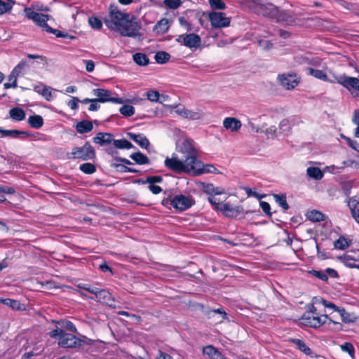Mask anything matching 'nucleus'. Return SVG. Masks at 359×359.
<instances>
[{
	"label": "nucleus",
	"instance_id": "f257e3e1",
	"mask_svg": "<svg viewBox=\"0 0 359 359\" xmlns=\"http://www.w3.org/2000/svg\"><path fill=\"white\" fill-rule=\"evenodd\" d=\"M105 25L123 36H138L140 26L130 13L123 12L116 6L110 5L108 14L103 18Z\"/></svg>",
	"mask_w": 359,
	"mask_h": 359
},
{
	"label": "nucleus",
	"instance_id": "f03ea898",
	"mask_svg": "<svg viewBox=\"0 0 359 359\" xmlns=\"http://www.w3.org/2000/svg\"><path fill=\"white\" fill-rule=\"evenodd\" d=\"M164 166L170 171L177 174L191 175L193 164L187 161L183 156L179 157L175 153L167 156L164 161Z\"/></svg>",
	"mask_w": 359,
	"mask_h": 359
},
{
	"label": "nucleus",
	"instance_id": "7ed1b4c3",
	"mask_svg": "<svg viewBox=\"0 0 359 359\" xmlns=\"http://www.w3.org/2000/svg\"><path fill=\"white\" fill-rule=\"evenodd\" d=\"M95 157V149L88 142H86L82 147L72 148L71 153L69 154V158L81 161L91 160Z\"/></svg>",
	"mask_w": 359,
	"mask_h": 359
},
{
	"label": "nucleus",
	"instance_id": "20e7f679",
	"mask_svg": "<svg viewBox=\"0 0 359 359\" xmlns=\"http://www.w3.org/2000/svg\"><path fill=\"white\" fill-rule=\"evenodd\" d=\"M179 151L184 158L191 164H194L198 159L194 142L190 139H186L182 142Z\"/></svg>",
	"mask_w": 359,
	"mask_h": 359
},
{
	"label": "nucleus",
	"instance_id": "39448f33",
	"mask_svg": "<svg viewBox=\"0 0 359 359\" xmlns=\"http://www.w3.org/2000/svg\"><path fill=\"white\" fill-rule=\"evenodd\" d=\"M195 204V201L191 196L177 194L170 201V205L176 210L184 211Z\"/></svg>",
	"mask_w": 359,
	"mask_h": 359
},
{
	"label": "nucleus",
	"instance_id": "423d86ee",
	"mask_svg": "<svg viewBox=\"0 0 359 359\" xmlns=\"http://www.w3.org/2000/svg\"><path fill=\"white\" fill-rule=\"evenodd\" d=\"M25 16L29 19L35 22L38 26L43 28L46 32L50 26L47 24L50 16L46 14L39 13L33 10L32 8H25Z\"/></svg>",
	"mask_w": 359,
	"mask_h": 359
},
{
	"label": "nucleus",
	"instance_id": "0eeeda50",
	"mask_svg": "<svg viewBox=\"0 0 359 359\" xmlns=\"http://www.w3.org/2000/svg\"><path fill=\"white\" fill-rule=\"evenodd\" d=\"M93 93L97 97L96 100L99 102H112L115 104H123L126 100L121 97L112 96V93L104 88H96L93 90Z\"/></svg>",
	"mask_w": 359,
	"mask_h": 359
},
{
	"label": "nucleus",
	"instance_id": "6e6552de",
	"mask_svg": "<svg viewBox=\"0 0 359 359\" xmlns=\"http://www.w3.org/2000/svg\"><path fill=\"white\" fill-rule=\"evenodd\" d=\"M327 315L314 316L311 312H305L300 318L301 323L305 326L317 328L326 323Z\"/></svg>",
	"mask_w": 359,
	"mask_h": 359
},
{
	"label": "nucleus",
	"instance_id": "1a4fd4ad",
	"mask_svg": "<svg viewBox=\"0 0 359 359\" xmlns=\"http://www.w3.org/2000/svg\"><path fill=\"white\" fill-rule=\"evenodd\" d=\"M176 41L189 48H196L200 46L201 40L198 34L191 33L179 35Z\"/></svg>",
	"mask_w": 359,
	"mask_h": 359
},
{
	"label": "nucleus",
	"instance_id": "9d476101",
	"mask_svg": "<svg viewBox=\"0 0 359 359\" xmlns=\"http://www.w3.org/2000/svg\"><path fill=\"white\" fill-rule=\"evenodd\" d=\"M335 83L341 85L349 91L353 89L359 92V79L356 77L348 76L344 74L337 75Z\"/></svg>",
	"mask_w": 359,
	"mask_h": 359
},
{
	"label": "nucleus",
	"instance_id": "9b49d317",
	"mask_svg": "<svg viewBox=\"0 0 359 359\" xmlns=\"http://www.w3.org/2000/svg\"><path fill=\"white\" fill-rule=\"evenodd\" d=\"M83 343V339L69 333H64L60 336L58 341L59 346L62 348H78L81 346Z\"/></svg>",
	"mask_w": 359,
	"mask_h": 359
},
{
	"label": "nucleus",
	"instance_id": "f8f14e48",
	"mask_svg": "<svg viewBox=\"0 0 359 359\" xmlns=\"http://www.w3.org/2000/svg\"><path fill=\"white\" fill-rule=\"evenodd\" d=\"M210 24L214 28H222L229 27L231 18L226 17L224 13L212 12L209 14Z\"/></svg>",
	"mask_w": 359,
	"mask_h": 359
},
{
	"label": "nucleus",
	"instance_id": "ddd939ff",
	"mask_svg": "<svg viewBox=\"0 0 359 359\" xmlns=\"http://www.w3.org/2000/svg\"><path fill=\"white\" fill-rule=\"evenodd\" d=\"M304 71L307 75L313 76L320 81L331 83H335V78L337 76L335 74L331 73V76H329L324 70L317 69L313 67H304Z\"/></svg>",
	"mask_w": 359,
	"mask_h": 359
},
{
	"label": "nucleus",
	"instance_id": "4468645a",
	"mask_svg": "<svg viewBox=\"0 0 359 359\" xmlns=\"http://www.w3.org/2000/svg\"><path fill=\"white\" fill-rule=\"evenodd\" d=\"M191 175L198 176L204 173H219L218 170L212 164L204 165L199 159L193 164Z\"/></svg>",
	"mask_w": 359,
	"mask_h": 359
},
{
	"label": "nucleus",
	"instance_id": "2eb2a0df",
	"mask_svg": "<svg viewBox=\"0 0 359 359\" xmlns=\"http://www.w3.org/2000/svg\"><path fill=\"white\" fill-rule=\"evenodd\" d=\"M175 113L182 117L193 121L200 120L204 116L203 113L200 109L192 111L187 109L185 107H178L175 110Z\"/></svg>",
	"mask_w": 359,
	"mask_h": 359
},
{
	"label": "nucleus",
	"instance_id": "dca6fc26",
	"mask_svg": "<svg viewBox=\"0 0 359 359\" xmlns=\"http://www.w3.org/2000/svg\"><path fill=\"white\" fill-rule=\"evenodd\" d=\"M93 294L95 296V298L89 297V299L96 300L100 303L106 304L110 306H112L114 299L111 294L107 290L96 287Z\"/></svg>",
	"mask_w": 359,
	"mask_h": 359
},
{
	"label": "nucleus",
	"instance_id": "f3484780",
	"mask_svg": "<svg viewBox=\"0 0 359 359\" xmlns=\"http://www.w3.org/2000/svg\"><path fill=\"white\" fill-rule=\"evenodd\" d=\"M278 79L281 86L287 90L294 88L299 82L296 76L292 74H280L278 75Z\"/></svg>",
	"mask_w": 359,
	"mask_h": 359
},
{
	"label": "nucleus",
	"instance_id": "a211bd4d",
	"mask_svg": "<svg viewBox=\"0 0 359 359\" xmlns=\"http://www.w3.org/2000/svg\"><path fill=\"white\" fill-rule=\"evenodd\" d=\"M278 9L277 6L271 3L261 4L259 6V12L262 15L273 20H276Z\"/></svg>",
	"mask_w": 359,
	"mask_h": 359
},
{
	"label": "nucleus",
	"instance_id": "6ab92c4d",
	"mask_svg": "<svg viewBox=\"0 0 359 359\" xmlns=\"http://www.w3.org/2000/svg\"><path fill=\"white\" fill-rule=\"evenodd\" d=\"M218 210L221 211L228 217H236L241 214V208L239 206H233L228 203L221 204L220 207H218Z\"/></svg>",
	"mask_w": 359,
	"mask_h": 359
},
{
	"label": "nucleus",
	"instance_id": "aec40b11",
	"mask_svg": "<svg viewBox=\"0 0 359 359\" xmlns=\"http://www.w3.org/2000/svg\"><path fill=\"white\" fill-rule=\"evenodd\" d=\"M0 134L4 137H13L14 138L24 139L26 137H32V134L28 131H22L18 130H4L0 127Z\"/></svg>",
	"mask_w": 359,
	"mask_h": 359
},
{
	"label": "nucleus",
	"instance_id": "412c9836",
	"mask_svg": "<svg viewBox=\"0 0 359 359\" xmlns=\"http://www.w3.org/2000/svg\"><path fill=\"white\" fill-rule=\"evenodd\" d=\"M127 136L128 138L136 142L141 148L148 149V147L150 145V142L146 136L143 134L128 133Z\"/></svg>",
	"mask_w": 359,
	"mask_h": 359
},
{
	"label": "nucleus",
	"instance_id": "4be33fe9",
	"mask_svg": "<svg viewBox=\"0 0 359 359\" xmlns=\"http://www.w3.org/2000/svg\"><path fill=\"white\" fill-rule=\"evenodd\" d=\"M114 135L107 133H98L94 137L93 142L100 146H105L113 143Z\"/></svg>",
	"mask_w": 359,
	"mask_h": 359
},
{
	"label": "nucleus",
	"instance_id": "5701e85b",
	"mask_svg": "<svg viewBox=\"0 0 359 359\" xmlns=\"http://www.w3.org/2000/svg\"><path fill=\"white\" fill-rule=\"evenodd\" d=\"M223 126L227 130L231 131H238L241 128V123L239 120L233 117L225 118L223 121Z\"/></svg>",
	"mask_w": 359,
	"mask_h": 359
},
{
	"label": "nucleus",
	"instance_id": "b1692460",
	"mask_svg": "<svg viewBox=\"0 0 359 359\" xmlns=\"http://www.w3.org/2000/svg\"><path fill=\"white\" fill-rule=\"evenodd\" d=\"M169 27V20L167 18H162L154 25L153 31L157 35H162L168 31Z\"/></svg>",
	"mask_w": 359,
	"mask_h": 359
},
{
	"label": "nucleus",
	"instance_id": "393cba45",
	"mask_svg": "<svg viewBox=\"0 0 359 359\" xmlns=\"http://www.w3.org/2000/svg\"><path fill=\"white\" fill-rule=\"evenodd\" d=\"M275 21L278 22H285L286 24L290 25L294 22V19L290 11H280L278 9V15Z\"/></svg>",
	"mask_w": 359,
	"mask_h": 359
},
{
	"label": "nucleus",
	"instance_id": "a878e982",
	"mask_svg": "<svg viewBox=\"0 0 359 359\" xmlns=\"http://www.w3.org/2000/svg\"><path fill=\"white\" fill-rule=\"evenodd\" d=\"M203 353L208 355L210 359H225L224 356L211 345L205 346L203 348Z\"/></svg>",
	"mask_w": 359,
	"mask_h": 359
},
{
	"label": "nucleus",
	"instance_id": "bb28decb",
	"mask_svg": "<svg viewBox=\"0 0 359 359\" xmlns=\"http://www.w3.org/2000/svg\"><path fill=\"white\" fill-rule=\"evenodd\" d=\"M76 130L80 134H84L90 132L93 126L90 121H81L76 125Z\"/></svg>",
	"mask_w": 359,
	"mask_h": 359
},
{
	"label": "nucleus",
	"instance_id": "cd10ccee",
	"mask_svg": "<svg viewBox=\"0 0 359 359\" xmlns=\"http://www.w3.org/2000/svg\"><path fill=\"white\" fill-rule=\"evenodd\" d=\"M9 115L15 121H21L25 118V112L20 107H13L10 109Z\"/></svg>",
	"mask_w": 359,
	"mask_h": 359
},
{
	"label": "nucleus",
	"instance_id": "c85d7f7f",
	"mask_svg": "<svg viewBox=\"0 0 359 359\" xmlns=\"http://www.w3.org/2000/svg\"><path fill=\"white\" fill-rule=\"evenodd\" d=\"M306 175L315 180H320L324 176L323 172L319 168L312 166L307 168Z\"/></svg>",
	"mask_w": 359,
	"mask_h": 359
},
{
	"label": "nucleus",
	"instance_id": "c756f323",
	"mask_svg": "<svg viewBox=\"0 0 359 359\" xmlns=\"http://www.w3.org/2000/svg\"><path fill=\"white\" fill-rule=\"evenodd\" d=\"M290 341L293 343L299 351L306 355H311L312 351L311 348L302 340L299 339H292Z\"/></svg>",
	"mask_w": 359,
	"mask_h": 359
},
{
	"label": "nucleus",
	"instance_id": "7c9ffc66",
	"mask_svg": "<svg viewBox=\"0 0 359 359\" xmlns=\"http://www.w3.org/2000/svg\"><path fill=\"white\" fill-rule=\"evenodd\" d=\"M27 123L32 128L39 129L42 127L43 119L40 115H33L28 118Z\"/></svg>",
	"mask_w": 359,
	"mask_h": 359
},
{
	"label": "nucleus",
	"instance_id": "2f4dec72",
	"mask_svg": "<svg viewBox=\"0 0 359 359\" xmlns=\"http://www.w3.org/2000/svg\"><path fill=\"white\" fill-rule=\"evenodd\" d=\"M130 158L139 165H145L149 163V158L140 151L130 154Z\"/></svg>",
	"mask_w": 359,
	"mask_h": 359
},
{
	"label": "nucleus",
	"instance_id": "473e14b6",
	"mask_svg": "<svg viewBox=\"0 0 359 359\" xmlns=\"http://www.w3.org/2000/svg\"><path fill=\"white\" fill-rule=\"evenodd\" d=\"M306 216L307 218L312 222H321L325 219V215L316 210L308 212Z\"/></svg>",
	"mask_w": 359,
	"mask_h": 359
},
{
	"label": "nucleus",
	"instance_id": "72a5a7b5",
	"mask_svg": "<svg viewBox=\"0 0 359 359\" xmlns=\"http://www.w3.org/2000/svg\"><path fill=\"white\" fill-rule=\"evenodd\" d=\"M114 147L120 149H130L134 148V145L126 139L114 140L113 141Z\"/></svg>",
	"mask_w": 359,
	"mask_h": 359
},
{
	"label": "nucleus",
	"instance_id": "f704fd0d",
	"mask_svg": "<svg viewBox=\"0 0 359 359\" xmlns=\"http://www.w3.org/2000/svg\"><path fill=\"white\" fill-rule=\"evenodd\" d=\"M19 75L17 73L11 71V74L8 76V82H6L4 84V87L5 89H8L11 88H16L17 86V79Z\"/></svg>",
	"mask_w": 359,
	"mask_h": 359
},
{
	"label": "nucleus",
	"instance_id": "c9c22d12",
	"mask_svg": "<svg viewBox=\"0 0 359 359\" xmlns=\"http://www.w3.org/2000/svg\"><path fill=\"white\" fill-rule=\"evenodd\" d=\"M133 60L140 66L147 65L149 62L148 57L142 53H137L133 55Z\"/></svg>",
	"mask_w": 359,
	"mask_h": 359
},
{
	"label": "nucleus",
	"instance_id": "e433bc0d",
	"mask_svg": "<svg viewBox=\"0 0 359 359\" xmlns=\"http://www.w3.org/2000/svg\"><path fill=\"white\" fill-rule=\"evenodd\" d=\"M337 312L339 313L342 321L345 323H354L356 320L355 316L346 312L342 307L340 309H337Z\"/></svg>",
	"mask_w": 359,
	"mask_h": 359
},
{
	"label": "nucleus",
	"instance_id": "4c0bfd02",
	"mask_svg": "<svg viewBox=\"0 0 359 359\" xmlns=\"http://www.w3.org/2000/svg\"><path fill=\"white\" fill-rule=\"evenodd\" d=\"M163 179L160 175H152V176H148L145 180H138L137 182L139 184H158L161 183L163 182Z\"/></svg>",
	"mask_w": 359,
	"mask_h": 359
},
{
	"label": "nucleus",
	"instance_id": "58836bf2",
	"mask_svg": "<svg viewBox=\"0 0 359 359\" xmlns=\"http://www.w3.org/2000/svg\"><path fill=\"white\" fill-rule=\"evenodd\" d=\"M351 241H348L345 237L340 236L337 241L334 243V246L336 249L338 250H346L350 245Z\"/></svg>",
	"mask_w": 359,
	"mask_h": 359
},
{
	"label": "nucleus",
	"instance_id": "ea45409f",
	"mask_svg": "<svg viewBox=\"0 0 359 359\" xmlns=\"http://www.w3.org/2000/svg\"><path fill=\"white\" fill-rule=\"evenodd\" d=\"M279 134L287 135L291 129V126L288 119H283L279 123Z\"/></svg>",
	"mask_w": 359,
	"mask_h": 359
},
{
	"label": "nucleus",
	"instance_id": "a19ab883",
	"mask_svg": "<svg viewBox=\"0 0 359 359\" xmlns=\"http://www.w3.org/2000/svg\"><path fill=\"white\" fill-rule=\"evenodd\" d=\"M119 112L125 117H130L135 114V109L132 105L124 104L120 107Z\"/></svg>",
	"mask_w": 359,
	"mask_h": 359
},
{
	"label": "nucleus",
	"instance_id": "79ce46f5",
	"mask_svg": "<svg viewBox=\"0 0 359 359\" xmlns=\"http://www.w3.org/2000/svg\"><path fill=\"white\" fill-rule=\"evenodd\" d=\"M351 214L355 222L359 224V202L352 201L349 203Z\"/></svg>",
	"mask_w": 359,
	"mask_h": 359
},
{
	"label": "nucleus",
	"instance_id": "37998d69",
	"mask_svg": "<svg viewBox=\"0 0 359 359\" xmlns=\"http://www.w3.org/2000/svg\"><path fill=\"white\" fill-rule=\"evenodd\" d=\"M275 201L285 210L289 209V205L287 203L286 196L284 194H273Z\"/></svg>",
	"mask_w": 359,
	"mask_h": 359
},
{
	"label": "nucleus",
	"instance_id": "c03bdc74",
	"mask_svg": "<svg viewBox=\"0 0 359 359\" xmlns=\"http://www.w3.org/2000/svg\"><path fill=\"white\" fill-rule=\"evenodd\" d=\"M154 57L157 63L164 64L170 60V55L166 52L158 51L155 54Z\"/></svg>",
	"mask_w": 359,
	"mask_h": 359
},
{
	"label": "nucleus",
	"instance_id": "a18cd8bd",
	"mask_svg": "<svg viewBox=\"0 0 359 359\" xmlns=\"http://www.w3.org/2000/svg\"><path fill=\"white\" fill-rule=\"evenodd\" d=\"M182 4V0H163V5L166 8L176 10Z\"/></svg>",
	"mask_w": 359,
	"mask_h": 359
},
{
	"label": "nucleus",
	"instance_id": "49530a36",
	"mask_svg": "<svg viewBox=\"0 0 359 359\" xmlns=\"http://www.w3.org/2000/svg\"><path fill=\"white\" fill-rule=\"evenodd\" d=\"M339 259L345 266L349 268H354L355 266L356 259H355L351 255H345L342 257H340Z\"/></svg>",
	"mask_w": 359,
	"mask_h": 359
},
{
	"label": "nucleus",
	"instance_id": "de8ad7c7",
	"mask_svg": "<svg viewBox=\"0 0 359 359\" xmlns=\"http://www.w3.org/2000/svg\"><path fill=\"white\" fill-rule=\"evenodd\" d=\"M81 171L86 174H93L96 171V168L94 164L90 163H84L79 166Z\"/></svg>",
	"mask_w": 359,
	"mask_h": 359
},
{
	"label": "nucleus",
	"instance_id": "09e8293b",
	"mask_svg": "<svg viewBox=\"0 0 359 359\" xmlns=\"http://www.w3.org/2000/svg\"><path fill=\"white\" fill-rule=\"evenodd\" d=\"M88 23L90 26L95 29L100 30L102 27V22L97 17H90L88 18Z\"/></svg>",
	"mask_w": 359,
	"mask_h": 359
},
{
	"label": "nucleus",
	"instance_id": "8fccbe9b",
	"mask_svg": "<svg viewBox=\"0 0 359 359\" xmlns=\"http://www.w3.org/2000/svg\"><path fill=\"white\" fill-rule=\"evenodd\" d=\"M2 302L5 305L12 308L13 309L20 310L21 309V304L17 300H14V299H5L2 300Z\"/></svg>",
	"mask_w": 359,
	"mask_h": 359
},
{
	"label": "nucleus",
	"instance_id": "3c124183",
	"mask_svg": "<svg viewBox=\"0 0 359 359\" xmlns=\"http://www.w3.org/2000/svg\"><path fill=\"white\" fill-rule=\"evenodd\" d=\"M159 95L160 93L154 90H148L145 93L147 98L152 102H158L159 101Z\"/></svg>",
	"mask_w": 359,
	"mask_h": 359
},
{
	"label": "nucleus",
	"instance_id": "603ef678",
	"mask_svg": "<svg viewBox=\"0 0 359 359\" xmlns=\"http://www.w3.org/2000/svg\"><path fill=\"white\" fill-rule=\"evenodd\" d=\"M322 64V60L318 57H311L308 58L307 65L309 67H320Z\"/></svg>",
	"mask_w": 359,
	"mask_h": 359
},
{
	"label": "nucleus",
	"instance_id": "864d4df0",
	"mask_svg": "<svg viewBox=\"0 0 359 359\" xmlns=\"http://www.w3.org/2000/svg\"><path fill=\"white\" fill-rule=\"evenodd\" d=\"M209 4L212 9L223 10L226 8L224 2L222 0H209Z\"/></svg>",
	"mask_w": 359,
	"mask_h": 359
},
{
	"label": "nucleus",
	"instance_id": "5fc2aeb1",
	"mask_svg": "<svg viewBox=\"0 0 359 359\" xmlns=\"http://www.w3.org/2000/svg\"><path fill=\"white\" fill-rule=\"evenodd\" d=\"M340 347L344 352H346L349 354L350 356H351L352 358L353 357L355 353V349L352 344L349 342H346L341 344Z\"/></svg>",
	"mask_w": 359,
	"mask_h": 359
},
{
	"label": "nucleus",
	"instance_id": "6e6d98bb",
	"mask_svg": "<svg viewBox=\"0 0 359 359\" xmlns=\"http://www.w3.org/2000/svg\"><path fill=\"white\" fill-rule=\"evenodd\" d=\"M55 90L50 86H45L41 91V95H42L46 100L50 101L52 98V91Z\"/></svg>",
	"mask_w": 359,
	"mask_h": 359
},
{
	"label": "nucleus",
	"instance_id": "4d7b16f0",
	"mask_svg": "<svg viewBox=\"0 0 359 359\" xmlns=\"http://www.w3.org/2000/svg\"><path fill=\"white\" fill-rule=\"evenodd\" d=\"M311 273L323 281H327L328 280L325 271L313 270L311 271Z\"/></svg>",
	"mask_w": 359,
	"mask_h": 359
},
{
	"label": "nucleus",
	"instance_id": "13d9d810",
	"mask_svg": "<svg viewBox=\"0 0 359 359\" xmlns=\"http://www.w3.org/2000/svg\"><path fill=\"white\" fill-rule=\"evenodd\" d=\"M265 133L268 136H271L272 138L278 137L279 134V131H278L276 126H272L269 128H266L265 130Z\"/></svg>",
	"mask_w": 359,
	"mask_h": 359
},
{
	"label": "nucleus",
	"instance_id": "bf43d9fd",
	"mask_svg": "<svg viewBox=\"0 0 359 359\" xmlns=\"http://www.w3.org/2000/svg\"><path fill=\"white\" fill-rule=\"evenodd\" d=\"M12 8V6L3 0H0V15H2Z\"/></svg>",
	"mask_w": 359,
	"mask_h": 359
},
{
	"label": "nucleus",
	"instance_id": "052dcab7",
	"mask_svg": "<svg viewBox=\"0 0 359 359\" xmlns=\"http://www.w3.org/2000/svg\"><path fill=\"white\" fill-rule=\"evenodd\" d=\"M80 100L77 97H72V99L68 101L67 106L72 110H76L79 108L78 103Z\"/></svg>",
	"mask_w": 359,
	"mask_h": 359
},
{
	"label": "nucleus",
	"instance_id": "680f3d73",
	"mask_svg": "<svg viewBox=\"0 0 359 359\" xmlns=\"http://www.w3.org/2000/svg\"><path fill=\"white\" fill-rule=\"evenodd\" d=\"M212 313H219L222 315V319L227 318L226 313L223 310V309H210L206 312V314L210 317Z\"/></svg>",
	"mask_w": 359,
	"mask_h": 359
},
{
	"label": "nucleus",
	"instance_id": "e2e57ef3",
	"mask_svg": "<svg viewBox=\"0 0 359 359\" xmlns=\"http://www.w3.org/2000/svg\"><path fill=\"white\" fill-rule=\"evenodd\" d=\"M344 140L346 141L350 147L359 153V142L346 137H344Z\"/></svg>",
	"mask_w": 359,
	"mask_h": 359
},
{
	"label": "nucleus",
	"instance_id": "0e129e2a",
	"mask_svg": "<svg viewBox=\"0 0 359 359\" xmlns=\"http://www.w3.org/2000/svg\"><path fill=\"white\" fill-rule=\"evenodd\" d=\"M309 57L302 55H296L294 57V62L300 65H306Z\"/></svg>",
	"mask_w": 359,
	"mask_h": 359
},
{
	"label": "nucleus",
	"instance_id": "69168bd1",
	"mask_svg": "<svg viewBox=\"0 0 359 359\" xmlns=\"http://www.w3.org/2000/svg\"><path fill=\"white\" fill-rule=\"evenodd\" d=\"M203 191L210 196H214L215 186L212 184H204L203 186Z\"/></svg>",
	"mask_w": 359,
	"mask_h": 359
},
{
	"label": "nucleus",
	"instance_id": "338daca9",
	"mask_svg": "<svg viewBox=\"0 0 359 359\" xmlns=\"http://www.w3.org/2000/svg\"><path fill=\"white\" fill-rule=\"evenodd\" d=\"M47 32L55 34L57 37H62V38H67L68 36V34L66 33H63L62 32L53 29L52 27H48V29L47 30Z\"/></svg>",
	"mask_w": 359,
	"mask_h": 359
},
{
	"label": "nucleus",
	"instance_id": "774afa93",
	"mask_svg": "<svg viewBox=\"0 0 359 359\" xmlns=\"http://www.w3.org/2000/svg\"><path fill=\"white\" fill-rule=\"evenodd\" d=\"M259 205H260L262 210H263V212L266 215H267L268 216H271V213L270 212L271 206H270L269 203L265 202V201H260Z\"/></svg>",
	"mask_w": 359,
	"mask_h": 359
}]
</instances>
